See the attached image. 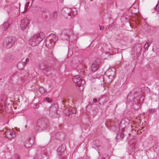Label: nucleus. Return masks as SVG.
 <instances>
[{"label": "nucleus", "mask_w": 159, "mask_h": 159, "mask_svg": "<svg viewBox=\"0 0 159 159\" xmlns=\"http://www.w3.org/2000/svg\"><path fill=\"white\" fill-rule=\"evenodd\" d=\"M141 95L140 89H135L132 90L128 95L127 99L128 101H132L134 100L135 103H133V107L136 110H138L140 107V104L138 102L137 98Z\"/></svg>", "instance_id": "nucleus-1"}, {"label": "nucleus", "mask_w": 159, "mask_h": 159, "mask_svg": "<svg viewBox=\"0 0 159 159\" xmlns=\"http://www.w3.org/2000/svg\"><path fill=\"white\" fill-rule=\"evenodd\" d=\"M48 127V121L44 117L40 118L37 120L35 130L37 132H41L46 129Z\"/></svg>", "instance_id": "nucleus-2"}, {"label": "nucleus", "mask_w": 159, "mask_h": 159, "mask_svg": "<svg viewBox=\"0 0 159 159\" xmlns=\"http://www.w3.org/2000/svg\"><path fill=\"white\" fill-rule=\"evenodd\" d=\"M44 37V35L42 33L35 34L30 38L29 44L32 47L35 46L40 43Z\"/></svg>", "instance_id": "nucleus-3"}, {"label": "nucleus", "mask_w": 159, "mask_h": 159, "mask_svg": "<svg viewBox=\"0 0 159 159\" xmlns=\"http://www.w3.org/2000/svg\"><path fill=\"white\" fill-rule=\"evenodd\" d=\"M115 75V69L109 68L106 71L103 76V81L106 83L110 84L113 80Z\"/></svg>", "instance_id": "nucleus-4"}, {"label": "nucleus", "mask_w": 159, "mask_h": 159, "mask_svg": "<svg viewBox=\"0 0 159 159\" xmlns=\"http://www.w3.org/2000/svg\"><path fill=\"white\" fill-rule=\"evenodd\" d=\"M52 38H47L46 40L45 44L49 48H52L55 45V43L57 40V36L52 35Z\"/></svg>", "instance_id": "nucleus-5"}, {"label": "nucleus", "mask_w": 159, "mask_h": 159, "mask_svg": "<svg viewBox=\"0 0 159 159\" xmlns=\"http://www.w3.org/2000/svg\"><path fill=\"white\" fill-rule=\"evenodd\" d=\"M15 39L11 37L5 38L3 43V46L7 49L10 48L14 44Z\"/></svg>", "instance_id": "nucleus-6"}, {"label": "nucleus", "mask_w": 159, "mask_h": 159, "mask_svg": "<svg viewBox=\"0 0 159 159\" xmlns=\"http://www.w3.org/2000/svg\"><path fill=\"white\" fill-rule=\"evenodd\" d=\"M125 122V120H122L120 123L119 129H120L122 128V129L119 132L116 136V138L117 139H122L124 138V134L123 132L125 130V126H123V124H124Z\"/></svg>", "instance_id": "nucleus-7"}, {"label": "nucleus", "mask_w": 159, "mask_h": 159, "mask_svg": "<svg viewBox=\"0 0 159 159\" xmlns=\"http://www.w3.org/2000/svg\"><path fill=\"white\" fill-rule=\"evenodd\" d=\"M57 105H55L51 106L49 108V114L53 118H56L58 116V114L57 113Z\"/></svg>", "instance_id": "nucleus-8"}, {"label": "nucleus", "mask_w": 159, "mask_h": 159, "mask_svg": "<svg viewBox=\"0 0 159 159\" xmlns=\"http://www.w3.org/2000/svg\"><path fill=\"white\" fill-rule=\"evenodd\" d=\"M101 59L97 58L93 62L91 65V70L93 71H95L98 70L100 64Z\"/></svg>", "instance_id": "nucleus-9"}, {"label": "nucleus", "mask_w": 159, "mask_h": 159, "mask_svg": "<svg viewBox=\"0 0 159 159\" xmlns=\"http://www.w3.org/2000/svg\"><path fill=\"white\" fill-rule=\"evenodd\" d=\"M4 132L6 137L9 139H13L16 137L15 132L11 130L5 129Z\"/></svg>", "instance_id": "nucleus-10"}, {"label": "nucleus", "mask_w": 159, "mask_h": 159, "mask_svg": "<svg viewBox=\"0 0 159 159\" xmlns=\"http://www.w3.org/2000/svg\"><path fill=\"white\" fill-rule=\"evenodd\" d=\"M73 81L79 86L83 85L85 83L84 80L80 77L78 75L74 76L73 77Z\"/></svg>", "instance_id": "nucleus-11"}, {"label": "nucleus", "mask_w": 159, "mask_h": 159, "mask_svg": "<svg viewBox=\"0 0 159 159\" xmlns=\"http://www.w3.org/2000/svg\"><path fill=\"white\" fill-rule=\"evenodd\" d=\"M20 23V27L22 30H24L27 28L29 21L26 18H25L21 20Z\"/></svg>", "instance_id": "nucleus-12"}, {"label": "nucleus", "mask_w": 159, "mask_h": 159, "mask_svg": "<svg viewBox=\"0 0 159 159\" xmlns=\"http://www.w3.org/2000/svg\"><path fill=\"white\" fill-rule=\"evenodd\" d=\"M39 67L43 70H46L47 68H49V66L47 64V62L43 61L39 63Z\"/></svg>", "instance_id": "nucleus-13"}, {"label": "nucleus", "mask_w": 159, "mask_h": 159, "mask_svg": "<svg viewBox=\"0 0 159 159\" xmlns=\"http://www.w3.org/2000/svg\"><path fill=\"white\" fill-rule=\"evenodd\" d=\"M66 149V147L64 145H61L57 149V152L58 155L61 156Z\"/></svg>", "instance_id": "nucleus-14"}, {"label": "nucleus", "mask_w": 159, "mask_h": 159, "mask_svg": "<svg viewBox=\"0 0 159 159\" xmlns=\"http://www.w3.org/2000/svg\"><path fill=\"white\" fill-rule=\"evenodd\" d=\"M70 9L65 8L63 9L62 11V14L66 17L67 18L68 16H70Z\"/></svg>", "instance_id": "nucleus-15"}, {"label": "nucleus", "mask_w": 159, "mask_h": 159, "mask_svg": "<svg viewBox=\"0 0 159 159\" xmlns=\"http://www.w3.org/2000/svg\"><path fill=\"white\" fill-rule=\"evenodd\" d=\"M92 147L96 150H98L99 148L101 147L99 141L98 140H95L93 142Z\"/></svg>", "instance_id": "nucleus-16"}, {"label": "nucleus", "mask_w": 159, "mask_h": 159, "mask_svg": "<svg viewBox=\"0 0 159 159\" xmlns=\"http://www.w3.org/2000/svg\"><path fill=\"white\" fill-rule=\"evenodd\" d=\"M107 101V98L105 96H103L98 99V102L100 105H105Z\"/></svg>", "instance_id": "nucleus-17"}, {"label": "nucleus", "mask_w": 159, "mask_h": 159, "mask_svg": "<svg viewBox=\"0 0 159 159\" xmlns=\"http://www.w3.org/2000/svg\"><path fill=\"white\" fill-rule=\"evenodd\" d=\"M70 15L72 14L74 16H75L77 14V11L75 8H70Z\"/></svg>", "instance_id": "nucleus-18"}, {"label": "nucleus", "mask_w": 159, "mask_h": 159, "mask_svg": "<svg viewBox=\"0 0 159 159\" xmlns=\"http://www.w3.org/2000/svg\"><path fill=\"white\" fill-rule=\"evenodd\" d=\"M24 66V65L22 62L18 63L17 65V68L20 70H22Z\"/></svg>", "instance_id": "nucleus-19"}, {"label": "nucleus", "mask_w": 159, "mask_h": 159, "mask_svg": "<svg viewBox=\"0 0 159 159\" xmlns=\"http://www.w3.org/2000/svg\"><path fill=\"white\" fill-rule=\"evenodd\" d=\"M39 91L41 94H43L46 93L47 91L43 87H40L39 88Z\"/></svg>", "instance_id": "nucleus-20"}, {"label": "nucleus", "mask_w": 159, "mask_h": 159, "mask_svg": "<svg viewBox=\"0 0 159 159\" xmlns=\"http://www.w3.org/2000/svg\"><path fill=\"white\" fill-rule=\"evenodd\" d=\"M57 11H54L52 13V17L54 19L56 20L57 18Z\"/></svg>", "instance_id": "nucleus-21"}, {"label": "nucleus", "mask_w": 159, "mask_h": 159, "mask_svg": "<svg viewBox=\"0 0 159 159\" xmlns=\"http://www.w3.org/2000/svg\"><path fill=\"white\" fill-rule=\"evenodd\" d=\"M9 23L7 22L5 23L3 25V26L5 30H7L10 26Z\"/></svg>", "instance_id": "nucleus-22"}, {"label": "nucleus", "mask_w": 159, "mask_h": 159, "mask_svg": "<svg viewBox=\"0 0 159 159\" xmlns=\"http://www.w3.org/2000/svg\"><path fill=\"white\" fill-rule=\"evenodd\" d=\"M20 72H16L13 73L12 75V76L14 77L16 76H18L20 75Z\"/></svg>", "instance_id": "nucleus-23"}, {"label": "nucleus", "mask_w": 159, "mask_h": 159, "mask_svg": "<svg viewBox=\"0 0 159 159\" xmlns=\"http://www.w3.org/2000/svg\"><path fill=\"white\" fill-rule=\"evenodd\" d=\"M24 145L25 147L26 148H29L31 147V144H30L28 141L26 142L24 144Z\"/></svg>", "instance_id": "nucleus-24"}, {"label": "nucleus", "mask_w": 159, "mask_h": 159, "mask_svg": "<svg viewBox=\"0 0 159 159\" xmlns=\"http://www.w3.org/2000/svg\"><path fill=\"white\" fill-rule=\"evenodd\" d=\"M156 111V110L155 108L149 109V112L151 114L154 113Z\"/></svg>", "instance_id": "nucleus-25"}, {"label": "nucleus", "mask_w": 159, "mask_h": 159, "mask_svg": "<svg viewBox=\"0 0 159 159\" xmlns=\"http://www.w3.org/2000/svg\"><path fill=\"white\" fill-rule=\"evenodd\" d=\"M150 44V43H146L145 44L144 48L146 50L148 49Z\"/></svg>", "instance_id": "nucleus-26"}, {"label": "nucleus", "mask_w": 159, "mask_h": 159, "mask_svg": "<svg viewBox=\"0 0 159 159\" xmlns=\"http://www.w3.org/2000/svg\"><path fill=\"white\" fill-rule=\"evenodd\" d=\"M65 114L67 116H70V113L68 110H66L65 111Z\"/></svg>", "instance_id": "nucleus-27"}, {"label": "nucleus", "mask_w": 159, "mask_h": 159, "mask_svg": "<svg viewBox=\"0 0 159 159\" xmlns=\"http://www.w3.org/2000/svg\"><path fill=\"white\" fill-rule=\"evenodd\" d=\"M159 1L158 2L157 4L156 5L155 7H154L155 10L156 11H158V7L157 8L158 6L159 5Z\"/></svg>", "instance_id": "nucleus-28"}, {"label": "nucleus", "mask_w": 159, "mask_h": 159, "mask_svg": "<svg viewBox=\"0 0 159 159\" xmlns=\"http://www.w3.org/2000/svg\"><path fill=\"white\" fill-rule=\"evenodd\" d=\"M45 100L47 101L48 102H52V100L50 99L49 98H46L45 99Z\"/></svg>", "instance_id": "nucleus-29"}, {"label": "nucleus", "mask_w": 159, "mask_h": 159, "mask_svg": "<svg viewBox=\"0 0 159 159\" xmlns=\"http://www.w3.org/2000/svg\"><path fill=\"white\" fill-rule=\"evenodd\" d=\"M138 48H139V51H136V53H138L139 52V51L141 50V49L139 47H138L137 46H136L134 47V49H137Z\"/></svg>", "instance_id": "nucleus-30"}, {"label": "nucleus", "mask_w": 159, "mask_h": 159, "mask_svg": "<svg viewBox=\"0 0 159 159\" xmlns=\"http://www.w3.org/2000/svg\"><path fill=\"white\" fill-rule=\"evenodd\" d=\"M29 61V58H27L25 60V61H24V62H23V63H25V64H26L28 63V61Z\"/></svg>", "instance_id": "nucleus-31"}, {"label": "nucleus", "mask_w": 159, "mask_h": 159, "mask_svg": "<svg viewBox=\"0 0 159 159\" xmlns=\"http://www.w3.org/2000/svg\"><path fill=\"white\" fill-rule=\"evenodd\" d=\"M99 28H100V30H103L104 29V27L103 26H100V25H99Z\"/></svg>", "instance_id": "nucleus-32"}, {"label": "nucleus", "mask_w": 159, "mask_h": 159, "mask_svg": "<svg viewBox=\"0 0 159 159\" xmlns=\"http://www.w3.org/2000/svg\"><path fill=\"white\" fill-rule=\"evenodd\" d=\"M39 107V105L38 104H36L34 106V109H36Z\"/></svg>", "instance_id": "nucleus-33"}, {"label": "nucleus", "mask_w": 159, "mask_h": 159, "mask_svg": "<svg viewBox=\"0 0 159 159\" xmlns=\"http://www.w3.org/2000/svg\"><path fill=\"white\" fill-rule=\"evenodd\" d=\"M93 103L96 102H97V99L96 98H93Z\"/></svg>", "instance_id": "nucleus-34"}, {"label": "nucleus", "mask_w": 159, "mask_h": 159, "mask_svg": "<svg viewBox=\"0 0 159 159\" xmlns=\"http://www.w3.org/2000/svg\"><path fill=\"white\" fill-rule=\"evenodd\" d=\"M29 3H30V2H27L26 5V6L28 7L29 6Z\"/></svg>", "instance_id": "nucleus-35"}, {"label": "nucleus", "mask_w": 159, "mask_h": 159, "mask_svg": "<svg viewBox=\"0 0 159 159\" xmlns=\"http://www.w3.org/2000/svg\"><path fill=\"white\" fill-rule=\"evenodd\" d=\"M63 1H64V0H60V2H61V3H63Z\"/></svg>", "instance_id": "nucleus-36"}, {"label": "nucleus", "mask_w": 159, "mask_h": 159, "mask_svg": "<svg viewBox=\"0 0 159 159\" xmlns=\"http://www.w3.org/2000/svg\"><path fill=\"white\" fill-rule=\"evenodd\" d=\"M62 103L64 104V105H65V102H64V101H62Z\"/></svg>", "instance_id": "nucleus-37"}]
</instances>
